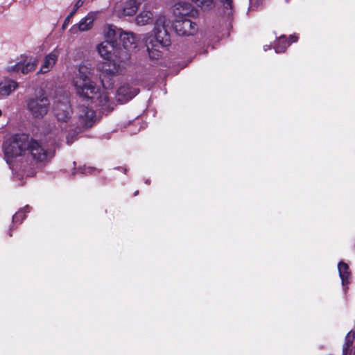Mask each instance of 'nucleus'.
Returning <instances> with one entry per match:
<instances>
[{"instance_id":"21","label":"nucleus","mask_w":355,"mask_h":355,"mask_svg":"<svg viewBox=\"0 0 355 355\" xmlns=\"http://www.w3.org/2000/svg\"><path fill=\"white\" fill-rule=\"evenodd\" d=\"M38 63L37 59L35 58L33 60H31L26 64L22 62L21 67V73L24 74L28 73L30 71L35 70Z\"/></svg>"},{"instance_id":"27","label":"nucleus","mask_w":355,"mask_h":355,"mask_svg":"<svg viewBox=\"0 0 355 355\" xmlns=\"http://www.w3.org/2000/svg\"><path fill=\"white\" fill-rule=\"evenodd\" d=\"M76 132H73L71 137L70 134L67 136V142L68 144H71L73 141V140L76 139Z\"/></svg>"},{"instance_id":"2","label":"nucleus","mask_w":355,"mask_h":355,"mask_svg":"<svg viewBox=\"0 0 355 355\" xmlns=\"http://www.w3.org/2000/svg\"><path fill=\"white\" fill-rule=\"evenodd\" d=\"M97 51L102 58L108 61L100 75L103 87L106 88L105 79L121 71L123 64L130 59V54L122 48L116 46L113 41L101 42L97 46Z\"/></svg>"},{"instance_id":"23","label":"nucleus","mask_w":355,"mask_h":355,"mask_svg":"<svg viewBox=\"0 0 355 355\" xmlns=\"http://www.w3.org/2000/svg\"><path fill=\"white\" fill-rule=\"evenodd\" d=\"M28 207L26 206L25 207L19 209L12 217V220L15 223H21L22 220L25 218V214L28 211Z\"/></svg>"},{"instance_id":"13","label":"nucleus","mask_w":355,"mask_h":355,"mask_svg":"<svg viewBox=\"0 0 355 355\" xmlns=\"http://www.w3.org/2000/svg\"><path fill=\"white\" fill-rule=\"evenodd\" d=\"M94 21V16L92 13H89L83 18L78 24H74L69 29L71 34H77L80 31H87L92 28Z\"/></svg>"},{"instance_id":"22","label":"nucleus","mask_w":355,"mask_h":355,"mask_svg":"<svg viewBox=\"0 0 355 355\" xmlns=\"http://www.w3.org/2000/svg\"><path fill=\"white\" fill-rule=\"evenodd\" d=\"M22 61L10 62L6 67V71L9 73L21 72Z\"/></svg>"},{"instance_id":"28","label":"nucleus","mask_w":355,"mask_h":355,"mask_svg":"<svg viewBox=\"0 0 355 355\" xmlns=\"http://www.w3.org/2000/svg\"><path fill=\"white\" fill-rule=\"evenodd\" d=\"M82 173H91L93 171H94V168L92 167H86L85 166L84 168L80 169Z\"/></svg>"},{"instance_id":"24","label":"nucleus","mask_w":355,"mask_h":355,"mask_svg":"<svg viewBox=\"0 0 355 355\" xmlns=\"http://www.w3.org/2000/svg\"><path fill=\"white\" fill-rule=\"evenodd\" d=\"M105 35L107 37L110 38V40H113L116 35L115 27L110 25L106 26L105 30Z\"/></svg>"},{"instance_id":"7","label":"nucleus","mask_w":355,"mask_h":355,"mask_svg":"<svg viewBox=\"0 0 355 355\" xmlns=\"http://www.w3.org/2000/svg\"><path fill=\"white\" fill-rule=\"evenodd\" d=\"M53 112L60 123L67 124L64 128L67 127L68 123L69 124V126L71 127L72 110L67 100L55 103Z\"/></svg>"},{"instance_id":"26","label":"nucleus","mask_w":355,"mask_h":355,"mask_svg":"<svg viewBox=\"0 0 355 355\" xmlns=\"http://www.w3.org/2000/svg\"><path fill=\"white\" fill-rule=\"evenodd\" d=\"M261 6V1H250L248 12L256 10Z\"/></svg>"},{"instance_id":"1","label":"nucleus","mask_w":355,"mask_h":355,"mask_svg":"<svg viewBox=\"0 0 355 355\" xmlns=\"http://www.w3.org/2000/svg\"><path fill=\"white\" fill-rule=\"evenodd\" d=\"M92 70L87 64H81L73 78V85L80 96L90 99L95 105L105 109L110 107L107 92L100 90L91 80Z\"/></svg>"},{"instance_id":"18","label":"nucleus","mask_w":355,"mask_h":355,"mask_svg":"<svg viewBox=\"0 0 355 355\" xmlns=\"http://www.w3.org/2000/svg\"><path fill=\"white\" fill-rule=\"evenodd\" d=\"M338 269L340 275V277L342 281V284L345 286L349 283V277L350 272L349 271V267L347 263L340 261L338 265Z\"/></svg>"},{"instance_id":"17","label":"nucleus","mask_w":355,"mask_h":355,"mask_svg":"<svg viewBox=\"0 0 355 355\" xmlns=\"http://www.w3.org/2000/svg\"><path fill=\"white\" fill-rule=\"evenodd\" d=\"M153 14L150 10H143L135 18V22L139 26H146L153 21Z\"/></svg>"},{"instance_id":"25","label":"nucleus","mask_w":355,"mask_h":355,"mask_svg":"<svg viewBox=\"0 0 355 355\" xmlns=\"http://www.w3.org/2000/svg\"><path fill=\"white\" fill-rule=\"evenodd\" d=\"M220 3H222L223 7L225 10H224V14L229 15L230 12L228 10L232 9V1H220Z\"/></svg>"},{"instance_id":"15","label":"nucleus","mask_w":355,"mask_h":355,"mask_svg":"<svg viewBox=\"0 0 355 355\" xmlns=\"http://www.w3.org/2000/svg\"><path fill=\"white\" fill-rule=\"evenodd\" d=\"M18 87V83L12 80H6L0 83V98L9 96Z\"/></svg>"},{"instance_id":"32","label":"nucleus","mask_w":355,"mask_h":355,"mask_svg":"<svg viewBox=\"0 0 355 355\" xmlns=\"http://www.w3.org/2000/svg\"><path fill=\"white\" fill-rule=\"evenodd\" d=\"M81 6L82 3H80V1H77L73 8L78 10Z\"/></svg>"},{"instance_id":"19","label":"nucleus","mask_w":355,"mask_h":355,"mask_svg":"<svg viewBox=\"0 0 355 355\" xmlns=\"http://www.w3.org/2000/svg\"><path fill=\"white\" fill-rule=\"evenodd\" d=\"M355 335L352 331H350L345 337V343L343 349V355H350L349 347L353 343Z\"/></svg>"},{"instance_id":"5","label":"nucleus","mask_w":355,"mask_h":355,"mask_svg":"<svg viewBox=\"0 0 355 355\" xmlns=\"http://www.w3.org/2000/svg\"><path fill=\"white\" fill-rule=\"evenodd\" d=\"M49 105V100L43 92L27 101V109L36 119L43 118L48 113Z\"/></svg>"},{"instance_id":"12","label":"nucleus","mask_w":355,"mask_h":355,"mask_svg":"<svg viewBox=\"0 0 355 355\" xmlns=\"http://www.w3.org/2000/svg\"><path fill=\"white\" fill-rule=\"evenodd\" d=\"M94 112L86 107L80 108L79 128H86L92 125L94 121Z\"/></svg>"},{"instance_id":"6","label":"nucleus","mask_w":355,"mask_h":355,"mask_svg":"<svg viewBox=\"0 0 355 355\" xmlns=\"http://www.w3.org/2000/svg\"><path fill=\"white\" fill-rule=\"evenodd\" d=\"M26 157L31 156L36 162H47L53 154L51 151L43 147L40 142L35 140H28V147L26 148Z\"/></svg>"},{"instance_id":"14","label":"nucleus","mask_w":355,"mask_h":355,"mask_svg":"<svg viewBox=\"0 0 355 355\" xmlns=\"http://www.w3.org/2000/svg\"><path fill=\"white\" fill-rule=\"evenodd\" d=\"M120 37L123 42V49L127 53L128 51L134 50L137 48L138 44V40L136 35L132 32H123L121 30Z\"/></svg>"},{"instance_id":"11","label":"nucleus","mask_w":355,"mask_h":355,"mask_svg":"<svg viewBox=\"0 0 355 355\" xmlns=\"http://www.w3.org/2000/svg\"><path fill=\"white\" fill-rule=\"evenodd\" d=\"M137 89L131 87L128 85L121 86L116 94V99L121 103H124L132 99L138 94Z\"/></svg>"},{"instance_id":"10","label":"nucleus","mask_w":355,"mask_h":355,"mask_svg":"<svg viewBox=\"0 0 355 355\" xmlns=\"http://www.w3.org/2000/svg\"><path fill=\"white\" fill-rule=\"evenodd\" d=\"M60 53L61 49L56 47L46 54L44 58L43 62L38 73H46L50 71L55 65Z\"/></svg>"},{"instance_id":"16","label":"nucleus","mask_w":355,"mask_h":355,"mask_svg":"<svg viewBox=\"0 0 355 355\" xmlns=\"http://www.w3.org/2000/svg\"><path fill=\"white\" fill-rule=\"evenodd\" d=\"M120 10L117 12L120 15L132 16L134 15L139 7L137 1H125L123 5H120Z\"/></svg>"},{"instance_id":"4","label":"nucleus","mask_w":355,"mask_h":355,"mask_svg":"<svg viewBox=\"0 0 355 355\" xmlns=\"http://www.w3.org/2000/svg\"><path fill=\"white\" fill-rule=\"evenodd\" d=\"M28 147V138L26 135H17L12 140L6 141L3 144V150L7 162L19 156H26Z\"/></svg>"},{"instance_id":"9","label":"nucleus","mask_w":355,"mask_h":355,"mask_svg":"<svg viewBox=\"0 0 355 355\" xmlns=\"http://www.w3.org/2000/svg\"><path fill=\"white\" fill-rule=\"evenodd\" d=\"M174 29L177 34L182 36L194 35L198 27L196 23L187 19H178L174 23Z\"/></svg>"},{"instance_id":"31","label":"nucleus","mask_w":355,"mask_h":355,"mask_svg":"<svg viewBox=\"0 0 355 355\" xmlns=\"http://www.w3.org/2000/svg\"><path fill=\"white\" fill-rule=\"evenodd\" d=\"M77 10L74 8H73V9L71 10V12H69V14L67 15L69 16V17H72L73 16V15L76 12Z\"/></svg>"},{"instance_id":"30","label":"nucleus","mask_w":355,"mask_h":355,"mask_svg":"<svg viewBox=\"0 0 355 355\" xmlns=\"http://www.w3.org/2000/svg\"><path fill=\"white\" fill-rule=\"evenodd\" d=\"M298 40V36L297 35H290V44L291 42H296Z\"/></svg>"},{"instance_id":"29","label":"nucleus","mask_w":355,"mask_h":355,"mask_svg":"<svg viewBox=\"0 0 355 355\" xmlns=\"http://www.w3.org/2000/svg\"><path fill=\"white\" fill-rule=\"evenodd\" d=\"M71 19V17H69V16H67V17L65 18L64 23L62 24V29H65L67 28V26L70 23Z\"/></svg>"},{"instance_id":"20","label":"nucleus","mask_w":355,"mask_h":355,"mask_svg":"<svg viewBox=\"0 0 355 355\" xmlns=\"http://www.w3.org/2000/svg\"><path fill=\"white\" fill-rule=\"evenodd\" d=\"M287 40L286 37L281 36L275 44L274 49L277 53L284 52L287 48Z\"/></svg>"},{"instance_id":"8","label":"nucleus","mask_w":355,"mask_h":355,"mask_svg":"<svg viewBox=\"0 0 355 355\" xmlns=\"http://www.w3.org/2000/svg\"><path fill=\"white\" fill-rule=\"evenodd\" d=\"M198 1H177L173 6V12L175 16L179 19L183 17H195L199 12L198 8L194 5Z\"/></svg>"},{"instance_id":"3","label":"nucleus","mask_w":355,"mask_h":355,"mask_svg":"<svg viewBox=\"0 0 355 355\" xmlns=\"http://www.w3.org/2000/svg\"><path fill=\"white\" fill-rule=\"evenodd\" d=\"M170 25L169 19L164 15H159L155 22L154 37L147 34L143 35L142 40L145 42L150 58L159 59L162 56L161 49L171 44V37L168 31Z\"/></svg>"}]
</instances>
